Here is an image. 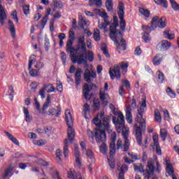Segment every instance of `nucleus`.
Instances as JSON below:
<instances>
[{
    "label": "nucleus",
    "instance_id": "nucleus-54",
    "mask_svg": "<svg viewBox=\"0 0 179 179\" xmlns=\"http://www.w3.org/2000/svg\"><path fill=\"white\" fill-rule=\"evenodd\" d=\"M34 145H38V146H43V145H45V143H47V142L45 141V140H38V141H34Z\"/></svg>",
    "mask_w": 179,
    "mask_h": 179
},
{
    "label": "nucleus",
    "instance_id": "nucleus-16",
    "mask_svg": "<svg viewBox=\"0 0 179 179\" xmlns=\"http://www.w3.org/2000/svg\"><path fill=\"white\" fill-rule=\"evenodd\" d=\"M96 73L94 71H91L89 69H86L84 73V79L88 83H90L92 80H94L96 78Z\"/></svg>",
    "mask_w": 179,
    "mask_h": 179
},
{
    "label": "nucleus",
    "instance_id": "nucleus-35",
    "mask_svg": "<svg viewBox=\"0 0 179 179\" xmlns=\"http://www.w3.org/2000/svg\"><path fill=\"white\" fill-rule=\"evenodd\" d=\"M164 36L165 38H168L169 40H173L175 37L174 32L171 31H165L164 32Z\"/></svg>",
    "mask_w": 179,
    "mask_h": 179
},
{
    "label": "nucleus",
    "instance_id": "nucleus-3",
    "mask_svg": "<svg viewBox=\"0 0 179 179\" xmlns=\"http://www.w3.org/2000/svg\"><path fill=\"white\" fill-rule=\"evenodd\" d=\"M145 131H146V120L142 118V114H140L136 118V124L133 129V133L136 136L138 145L141 146L143 149H146V147L149 144L148 138H145L144 143H142V132H145Z\"/></svg>",
    "mask_w": 179,
    "mask_h": 179
},
{
    "label": "nucleus",
    "instance_id": "nucleus-30",
    "mask_svg": "<svg viewBox=\"0 0 179 179\" xmlns=\"http://www.w3.org/2000/svg\"><path fill=\"white\" fill-rule=\"evenodd\" d=\"M43 87L47 93H52L55 92V87L52 84H44Z\"/></svg>",
    "mask_w": 179,
    "mask_h": 179
},
{
    "label": "nucleus",
    "instance_id": "nucleus-34",
    "mask_svg": "<svg viewBox=\"0 0 179 179\" xmlns=\"http://www.w3.org/2000/svg\"><path fill=\"white\" fill-rule=\"evenodd\" d=\"M75 48H73V41L72 39H69L67 41L66 45V52H69L71 50H73Z\"/></svg>",
    "mask_w": 179,
    "mask_h": 179
},
{
    "label": "nucleus",
    "instance_id": "nucleus-29",
    "mask_svg": "<svg viewBox=\"0 0 179 179\" xmlns=\"http://www.w3.org/2000/svg\"><path fill=\"white\" fill-rule=\"evenodd\" d=\"M163 54H157L152 60L155 65H160V62L163 61Z\"/></svg>",
    "mask_w": 179,
    "mask_h": 179
},
{
    "label": "nucleus",
    "instance_id": "nucleus-6",
    "mask_svg": "<svg viewBox=\"0 0 179 179\" xmlns=\"http://www.w3.org/2000/svg\"><path fill=\"white\" fill-rule=\"evenodd\" d=\"M66 122L67 124V135L69 141L71 143L73 142L75 139V129H73V120H72V115H71V110L67 109L65 111Z\"/></svg>",
    "mask_w": 179,
    "mask_h": 179
},
{
    "label": "nucleus",
    "instance_id": "nucleus-43",
    "mask_svg": "<svg viewBox=\"0 0 179 179\" xmlns=\"http://www.w3.org/2000/svg\"><path fill=\"white\" fill-rule=\"evenodd\" d=\"M169 1L172 6V9H173V10L178 11L179 10V4L177 3V1H176V0H169Z\"/></svg>",
    "mask_w": 179,
    "mask_h": 179
},
{
    "label": "nucleus",
    "instance_id": "nucleus-31",
    "mask_svg": "<svg viewBox=\"0 0 179 179\" xmlns=\"http://www.w3.org/2000/svg\"><path fill=\"white\" fill-rule=\"evenodd\" d=\"M4 134L6 135V136H8V139L11 141V142H13V143H15V145H17V146H19L20 145L19 141H17L16 138L13 137L12 134L8 131H4Z\"/></svg>",
    "mask_w": 179,
    "mask_h": 179
},
{
    "label": "nucleus",
    "instance_id": "nucleus-28",
    "mask_svg": "<svg viewBox=\"0 0 179 179\" xmlns=\"http://www.w3.org/2000/svg\"><path fill=\"white\" fill-rule=\"evenodd\" d=\"M8 26H9V30L10 33L11 34V36L13 38H15L16 37V29H15V24H13V22L11 20H8Z\"/></svg>",
    "mask_w": 179,
    "mask_h": 179
},
{
    "label": "nucleus",
    "instance_id": "nucleus-63",
    "mask_svg": "<svg viewBox=\"0 0 179 179\" xmlns=\"http://www.w3.org/2000/svg\"><path fill=\"white\" fill-rule=\"evenodd\" d=\"M48 21V15H45V17H43L41 21V24L44 27L45 24H47V22Z\"/></svg>",
    "mask_w": 179,
    "mask_h": 179
},
{
    "label": "nucleus",
    "instance_id": "nucleus-25",
    "mask_svg": "<svg viewBox=\"0 0 179 179\" xmlns=\"http://www.w3.org/2000/svg\"><path fill=\"white\" fill-rule=\"evenodd\" d=\"M75 171L74 170H71L69 173H68V175H67V177L68 178H70V179H83L82 178V176L79 173H76V178H75Z\"/></svg>",
    "mask_w": 179,
    "mask_h": 179
},
{
    "label": "nucleus",
    "instance_id": "nucleus-60",
    "mask_svg": "<svg viewBox=\"0 0 179 179\" xmlns=\"http://www.w3.org/2000/svg\"><path fill=\"white\" fill-rule=\"evenodd\" d=\"M39 96H41V99H45V90L43 87L39 90Z\"/></svg>",
    "mask_w": 179,
    "mask_h": 179
},
{
    "label": "nucleus",
    "instance_id": "nucleus-22",
    "mask_svg": "<svg viewBox=\"0 0 179 179\" xmlns=\"http://www.w3.org/2000/svg\"><path fill=\"white\" fill-rule=\"evenodd\" d=\"M76 86H79L80 85V80H82V69H78L76 74Z\"/></svg>",
    "mask_w": 179,
    "mask_h": 179
},
{
    "label": "nucleus",
    "instance_id": "nucleus-7",
    "mask_svg": "<svg viewBox=\"0 0 179 179\" xmlns=\"http://www.w3.org/2000/svg\"><path fill=\"white\" fill-rule=\"evenodd\" d=\"M70 52V58L73 62V64H78V65H82V64H87V54L85 52H80L78 53L76 50L75 54V48L73 50H69Z\"/></svg>",
    "mask_w": 179,
    "mask_h": 179
},
{
    "label": "nucleus",
    "instance_id": "nucleus-56",
    "mask_svg": "<svg viewBox=\"0 0 179 179\" xmlns=\"http://www.w3.org/2000/svg\"><path fill=\"white\" fill-rule=\"evenodd\" d=\"M87 59L90 61V62H93V59H94V55H93V52L89 51L87 54Z\"/></svg>",
    "mask_w": 179,
    "mask_h": 179
},
{
    "label": "nucleus",
    "instance_id": "nucleus-61",
    "mask_svg": "<svg viewBox=\"0 0 179 179\" xmlns=\"http://www.w3.org/2000/svg\"><path fill=\"white\" fill-rule=\"evenodd\" d=\"M35 68L36 69H43V68H44V63L41 62H38V63H36V64L35 65Z\"/></svg>",
    "mask_w": 179,
    "mask_h": 179
},
{
    "label": "nucleus",
    "instance_id": "nucleus-11",
    "mask_svg": "<svg viewBox=\"0 0 179 179\" xmlns=\"http://www.w3.org/2000/svg\"><path fill=\"white\" fill-rule=\"evenodd\" d=\"M155 174V162L153 159H150L148 161L147 169L144 171L145 179H150V177Z\"/></svg>",
    "mask_w": 179,
    "mask_h": 179
},
{
    "label": "nucleus",
    "instance_id": "nucleus-53",
    "mask_svg": "<svg viewBox=\"0 0 179 179\" xmlns=\"http://www.w3.org/2000/svg\"><path fill=\"white\" fill-rule=\"evenodd\" d=\"M60 57L63 64L65 65V64H66V54L65 53V52H62L60 53Z\"/></svg>",
    "mask_w": 179,
    "mask_h": 179
},
{
    "label": "nucleus",
    "instance_id": "nucleus-1",
    "mask_svg": "<svg viewBox=\"0 0 179 179\" xmlns=\"http://www.w3.org/2000/svg\"><path fill=\"white\" fill-rule=\"evenodd\" d=\"M94 124L98 127L99 129H96L94 133L95 139L97 143H103L102 145L100 146V152L101 153H106L108 150L107 145L104 144L106 142V139H107V136H106V131L108 134H110V140L111 136L113 134H115V132L113 131L111 127H110V118L106 117L104 116V113L98 114L97 116L94 119Z\"/></svg>",
    "mask_w": 179,
    "mask_h": 179
},
{
    "label": "nucleus",
    "instance_id": "nucleus-33",
    "mask_svg": "<svg viewBox=\"0 0 179 179\" xmlns=\"http://www.w3.org/2000/svg\"><path fill=\"white\" fill-rule=\"evenodd\" d=\"M154 117L156 122H158V124H160V122H162V115L160 114V111H159V109L155 110Z\"/></svg>",
    "mask_w": 179,
    "mask_h": 179
},
{
    "label": "nucleus",
    "instance_id": "nucleus-52",
    "mask_svg": "<svg viewBox=\"0 0 179 179\" xmlns=\"http://www.w3.org/2000/svg\"><path fill=\"white\" fill-rule=\"evenodd\" d=\"M85 155L89 157V159H90V160H93V159H94L93 151H92V150H87Z\"/></svg>",
    "mask_w": 179,
    "mask_h": 179
},
{
    "label": "nucleus",
    "instance_id": "nucleus-10",
    "mask_svg": "<svg viewBox=\"0 0 179 179\" xmlns=\"http://www.w3.org/2000/svg\"><path fill=\"white\" fill-rule=\"evenodd\" d=\"M99 16H101V17H103L104 22H99L98 27H99L101 30H104V31H107V26H110V24H111V21L108 18L107 13L104 10H101L99 12Z\"/></svg>",
    "mask_w": 179,
    "mask_h": 179
},
{
    "label": "nucleus",
    "instance_id": "nucleus-27",
    "mask_svg": "<svg viewBox=\"0 0 179 179\" xmlns=\"http://www.w3.org/2000/svg\"><path fill=\"white\" fill-rule=\"evenodd\" d=\"M134 169L136 173H143V176H145V170L143 169V165H142V164H134Z\"/></svg>",
    "mask_w": 179,
    "mask_h": 179
},
{
    "label": "nucleus",
    "instance_id": "nucleus-49",
    "mask_svg": "<svg viewBox=\"0 0 179 179\" xmlns=\"http://www.w3.org/2000/svg\"><path fill=\"white\" fill-rule=\"evenodd\" d=\"M78 19H79V20H81V22H83V23L85 26H90V22L86 20V19L82 16V14H79Z\"/></svg>",
    "mask_w": 179,
    "mask_h": 179
},
{
    "label": "nucleus",
    "instance_id": "nucleus-19",
    "mask_svg": "<svg viewBox=\"0 0 179 179\" xmlns=\"http://www.w3.org/2000/svg\"><path fill=\"white\" fill-rule=\"evenodd\" d=\"M131 111H132V108H131V106H127L126 107L125 113H126V121L128 122V124H132V122H134Z\"/></svg>",
    "mask_w": 179,
    "mask_h": 179
},
{
    "label": "nucleus",
    "instance_id": "nucleus-12",
    "mask_svg": "<svg viewBox=\"0 0 179 179\" xmlns=\"http://www.w3.org/2000/svg\"><path fill=\"white\" fill-rule=\"evenodd\" d=\"M124 3H122V2H120L118 16H119V19H120V29L122 31H125V27L127 26V24L125 23V20H124Z\"/></svg>",
    "mask_w": 179,
    "mask_h": 179
},
{
    "label": "nucleus",
    "instance_id": "nucleus-32",
    "mask_svg": "<svg viewBox=\"0 0 179 179\" xmlns=\"http://www.w3.org/2000/svg\"><path fill=\"white\" fill-rule=\"evenodd\" d=\"M83 112L85 118H87V115L90 114V105L88 103H85L83 106Z\"/></svg>",
    "mask_w": 179,
    "mask_h": 179
},
{
    "label": "nucleus",
    "instance_id": "nucleus-45",
    "mask_svg": "<svg viewBox=\"0 0 179 179\" xmlns=\"http://www.w3.org/2000/svg\"><path fill=\"white\" fill-rule=\"evenodd\" d=\"M87 135L89 137L90 142H92V143H94V133H93V131L91 130H87Z\"/></svg>",
    "mask_w": 179,
    "mask_h": 179
},
{
    "label": "nucleus",
    "instance_id": "nucleus-23",
    "mask_svg": "<svg viewBox=\"0 0 179 179\" xmlns=\"http://www.w3.org/2000/svg\"><path fill=\"white\" fill-rule=\"evenodd\" d=\"M145 108H146V99H142L141 107L138 109V114L136 118H138V116L141 114L142 118H143V113H145Z\"/></svg>",
    "mask_w": 179,
    "mask_h": 179
},
{
    "label": "nucleus",
    "instance_id": "nucleus-8",
    "mask_svg": "<svg viewBox=\"0 0 179 179\" xmlns=\"http://www.w3.org/2000/svg\"><path fill=\"white\" fill-rule=\"evenodd\" d=\"M51 104V96L50 95L47 96L46 101L42 107V114H48V115H55V117H59L61 113V108H57L55 109L54 108H50L48 112L45 111Z\"/></svg>",
    "mask_w": 179,
    "mask_h": 179
},
{
    "label": "nucleus",
    "instance_id": "nucleus-9",
    "mask_svg": "<svg viewBox=\"0 0 179 179\" xmlns=\"http://www.w3.org/2000/svg\"><path fill=\"white\" fill-rule=\"evenodd\" d=\"M115 141H117V134L115 133H113L109 147L110 158L108 159L109 162V166L112 170H113V169H115V162H114V159L113 158L115 155Z\"/></svg>",
    "mask_w": 179,
    "mask_h": 179
},
{
    "label": "nucleus",
    "instance_id": "nucleus-21",
    "mask_svg": "<svg viewBox=\"0 0 179 179\" xmlns=\"http://www.w3.org/2000/svg\"><path fill=\"white\" fill-rule=\"evenodd\" d=\"M166 177H169V176H173V174H174V167L169 162H166Z\"/></svg>",
    "mask_w": 179,
    "mask_h": 179
},
{
    "label": "nucleus",
    "instance_id": "nucleus-40",
    "mask_svg": "<svg viewBox=\"0 0 179 179\" xmlns=\"http://www.w3.org/2000/svg\"><path fill=\"white\" fill-rule=\"evenodd\" d=\"M89 2L90 6H93L94 5H95V6L100 8L102 5L101 0H90Z\"/></svg>",
    "mask_w": 179,
    "mask_h": 179
},
{
    "label": "nucleus",
    "instance_id": "nucleus-58",
    "mask_svg": "<svg viewBox=\"0 0 179 179\" xmlns=\"http://www.w3.org/2000/svg\"><path fill=\"white\" fill-rule=\"evenodd\" d=\"M154 141V146H158L159 145V135L155 134L152 136Z\"/></svg>",
    "mask_w": 179,
    "mask_h": 179
},
{
    "label": "nucleus",
    "instance_id": "nucleus-50",
    "mask_svg": "<svg viewBox=\"0 0 179 179\" xmlns=\"http://www.w3.org/2000/svg\"><path fill=\"white\" fill-rule=\"evenodd\" d=\"M8 93L10 100L12 101L13 100V94L15 93V90H13V87L11 85L8 86Z\"/></svg>",
    "mask_w": 179,
    "mask_h": 179
},
{
    "label": "nucleus",
    "instance_id": "nucleus-18",
    "mask_svg": "<svg viewBox=\"0 0 179 179\" xmlns=\"http://www.w3.org/2000/svg\"><path fill=\"white\" fill-rule=\"evenodd\" d=\"M90 90H92V87L89 86L87 83L84 84L83 96L87 101L92 99V95H90Z\"/></svg>",
    "mask_w": 179,
    "mask_h": 179
},
{
    "label": "nucleus",
    "instance_id": "nucleus-24",
    "mask_svg": "<svg viewBox=\"0 0 179 179\" xmlns=\"http://www.w3.org/2000/svg\"><path fill=\"white\" fill-rule=\"evenodd\" d=\"M118 171H122L119 173V179H125L124 177V173L128 171V166L127 164H123L121 168L117 169Z\"/></svg>",
    "mask_w": 179,
    "mask_h": 179
},
{
    "label": "nucleus",
    "instance_id": "nucleus-17",
    "mask_svg": "<svg viewBox=\"0 0 179 179\" xmlns=\"http://www.w3.org/2000/svg\"><path fill=\"white\" fill-rule=\"evenodd\" d=\"M99 99L104 107H106V106L108 104V101H110V96H108V94L103 92V91H100L99 92Z\"/></svg>",
    "mask_w": 179,
    "mask_h": 179
},
{
    "label": "nucleus",
    "instance_id": "nucleus-39",
    "mask_svg": "<svg viewBox=\"0 0 179 179\" xmlns=\"http://www.w3.org/2000/svg\"><path fill=\"white\" fill-rule=\"evenodd\" d=\"M101 50L103 52V54H104V55L106 57V58H110V54L107 50V46L106 45V44L102 43L101 45Z\"/></svg>",
    "mask_w": 179,
    "mask_h": 179
},
{
    "label": "nucleus",
    "instance_id": "nucleus-36",
    "mask_svg": "<svg viewBox=\"0 0 179 179\" xmlns=\"http://www.w3.org/2000/svg\"><path fill=\"white\" fill-rule=\"evenodd\" d=\"M56 159L59 164H62V151L59 149L56 150Z\"/></svg>",
    "mask_w": 179,
    "mask_h": 179
},
{
    "label": "nucleus",
    "instance_id": "nucleus-5",
    "mask_svg": "<svg viewBox=\"0 0 179 179\" xmlns=\"http://www.w3.org/2000/svg\"><path fill=\"white\" fill-rule=\"evenodd\" d=\"M166 26H167V22H166V18L164 17L159 18L157 16H155L152 19L150 27L147 25L142 26L143 31L142 38L145 43H148V41L150 40V36L149 34H150L152 30H155L157 27H159V29H164Z\"/></svg>",
    "mask_w": 179,
    "mask_h": 179
},
{
    "label": "nucleus",
    "instance_id": "nucleus-57",
    "mask_svg": "<svg viewBox=\"0 0 179 179\" xmlns=\"http://www.w3.org/2000/svg\"><path fill=\"white\" fill-rule=\"evenodd\" d=\"M11 16H13V19L16 23H19V18H17V12L16 10L12 12Z\"/></svg>",
    "mask_w": 179,
    "mask_h": 179
},
{
    "label": "nucleus",
    "instance_id": "nucleus-41",
    "mask_svg": "<svg viewBox=\"0 0 179 179\" xmlns=\"http://www.w3.org/2000/svg\"><path fill=\"white\" fill-rule=\"evenodd\" d=\"M154 2L157 5H162L163 8H168L167 0H154Z\"/></svg>",
    "mask_w": 179,
    "mask_h": 179
},
{
    "label": "nucleus",
    "instance_id": "nucleus-51",
    "mask_svg": "<svg viewBox=\"0 0 179 179\" xmlns=\"http://www.w3.org/2000/svg\"><path fill=\"white\" fill-rule=\"evenodd\" d=\"M166 93L171 97L172 99H174L176 97V92L171 90V88L168 87L166 89Z\"/></svg>",
    "mask_w": 179,
    "mask_h": 179
},
{
    "label": "nucleus",
    "instance_id": "nucleus-42",
    "mask_svg": "<svg viewBox=\"0 0 179 179\" xmlns=\"http://www.w3.org/2000/svg\"><path fill=\"white\" fill-rule=\"evenodd\" d=\"M139 13L143 16H145V17H149V16H150V11L143 8H141L139 9Z\"/></svg>",
    "mask_w": 179,
    "mask_h": 179
},
{
    "label": "nucleus",
    "instance_id": "nucleus-2",
    "mask_svg": "<svg viewBox=\"0 0 179 179\" xmlns=\"http://www.w3.org/2000/svg\"><path fill=\"white\" fill-rule=\"evenodd\" d=\"M113 122L115 126L116 131L117 134H121L124 139V144L122 145V141L121 139L117 140V149L122 152H128L129 150V140L128 137L129 136V129L125 127V116L124 114L120 113L117 117H113Z\"/></svg>",
    "mask_w": 179,
    "mask_h": 179
},
{
    "label": "nucleus",
    "instance_id": "nucleus-37",
    "mask_svg": "<svg viewBox=\"0 0 179 179\" xmlns=\"http://www.w3.org/2000/svg\"><path fill=\"white\" fill-rule=\"evenodd\" d=\"M13 169H14L13 166L12 165L8 166V167L5 170V172L3 175V178L4 179L7 178L9 174H10L13 171Z\"/></svg>",
    "mask_w": 179,
    "mask_h": 179
},
{
    "label": "nucleus",
    "instance_id": "nucleus-20",
    "mask_svg": "<svg viewBox=\"0 0 179 179\" xmlns=\"http://www.w3.org/2000/svg\"><path fill=\"white\" fill-rule=\"evenodd\" d=\"M8 16L5 12V8L2 6V4H0V24L3 26L5 24V20H6Z\"/></svg>",
    "mask_w": 179,
    "mask_h": 179
},
{
    "label": "nucleus",
    "instance_id": "nucleus-4",
    "mask_svg": "<svg viewBox=\"0 0 179 179\" xmlns=\"http://www.w3.org/2000/svg\"><path fill=\"white\" fill-rule=\"evenodd\" d=\"M118 17L117 16H114L113 23L109 27V30L110 31V37L111 40L114 41L117 48L125 51V50H127V42L124 39H122V34L121 33V31L117 30V27H118Z\"/></svg>",
    "mask_w": 179,
    "mask_h": 179
},
{
    "label": "nucleus",
    "instance_id": "nucleus-62",
    "mask_svg": "<svg viewBox=\"0 0 179 179\" xmlns=\"http://www.w3.org/2000/svg\"><path fill=\"white\" fill-rule=\"evenodd\" d=\"M57 90L58 92H62L63 87H62V83L60 81H57Z\"/></svg>",
    "mask_w": 179,
    "mask_h": 179
},
{
    "label": "nucleus",
    "instance_id": "nucleus-55",
    "mask_svg": "<svg viewBox=\"0 0 179 179\" xmlns=\"http://www.w3.org/2000/svg\"><path fill=\"white\" fill-rule=\"evenodd\" d=\"M157 73L158 75L159 81L162 83L164 80V74L161 71H157Z\"/></svg>",
    "mask_w": 179,
    "mask_h": 179
},
{
    "label": "nucleus",
    "instance_id": "nucleus-14",
    "mask_svg": "<svg viewBox=\"0 0 179 179\" xmlns=\"http://www.w3.org/2000/svg\"><path fill=\"white\" fill-rule=\"evenodd\" d=\"M78 43L76 48L78 54L80 52H86V43H85V36H80L78 38Z\"/></svg>",
    "mask_w": 179,
    "mask_h": 179
},
{
    "label": "nucleus",
    "instance_id": "nucleus-64",
    "mask_svg": "<svg viewBox=\"0 0 179 179\" xmlns=\"http://www.w3.org/2000/svg\"><path fill=\"white\" fill-rule=\"evenodd\" d=\"M29 75L31 76H37L38 75V71L36 69H32L29 71Z\"/></svg>",
    "mask_w": 179,
    "mask_h": 179
},
{
    "label": "nucleus",
    "instance_id": "nucleus-48",
    "mask_svg": "<svg viewBox=\"0 0 179 179\" xmlns=\"http://www.w3.org/2000/svg\"><path fill=\"white\" fill-rule=\"evenodd\" d=\"M36 62V55H32L30 58H29V66H28V69L30 70L31 69V65Z\"/></svg>",
    "mask_w": 179,
    "mask_h": 179
},
{
    "label": "nucleus",
    "instance_id": "nucleus-46",
    "mask_svg": "<svg viewBox=\"0 0 179 179\" xmlns=\"http://www.w3.org/2000/svg\"><path fill=\"white\" fill-rule=\"evenodd\" d=\"M167 130H166V129H160V137L162 138V141H166V138H167Z\"/></svg>",
    "mask_w": 179,
    "mask_h": 179
},
{
    "label": "nucleus",
    "instance_id": "nucleus-59",
    "mask_svg": "<svg viewBox=\"0 0 179 179\" xmlns=\"http://www.w3.org/2000/svg\"><path fill=\"white\" fill-rule=\"evenodd\" d=\"M120 68H122L123 72L127 73V69L128 68V63L122 62L120 64Z\"/></svg>",
    "mask_w": 179,
    "mask_h": 179
},
{
    "label": "nucleus",
    "instance_id": "nucleus-15",
    "mask_svg": "<svg viewBox=\"0 0 179 179\" xmlns=\"http://www.w3.org/2000/svg\"><path fill=\"white\" fill-rule=\"evenodd\" d=\"M171 47V43L167 40L161 41L157 45V48L160 51H167Z\"/></svg>",
    "mask_w": 179,
    "mask_h": 179
},
{
    "label": "nucleus",
    "instance_id": "nucleus-44",
    "mask_svg": "<svg viewBox=\"0 0 179 179\" xmlns=\"http://www.w3.org/2000/svg\"><path fill=\"white\" fill-rule=\"evenodd\" d=\"M94 39L95 41H100V30L94 29Z\"/></svg>",
    "mask_w": 179,
    "mask_h": 179
},
{
    "label": "nucleus",
    "instance_id": "nucleus-47",
    "mask_svg": "<svg viewBox=\"0 0 179 179\" xmlns=\"http://www.w3.org/2000/svg\"><path fill=\"white\" fill-rule=\"evenodd\" d=\"M106 7L108 12H111L113 10V0H106Z\"/></svg>",
    "mask_w": 179,
    "mask_h": 179
},
{
    "label": "nucleus",
    "instance_id": "nucleus-13",
    "mask_svg": "<svg viewBox=\"0 0 179 179\" xmlns=\"http://www.w3.org/2000/svg\"><path fill=\"white\" fill-rule=\"evenodd\" d=\"M109 75L110 78L114 80L115 79H121V70L120 69V66L117 64L115 65L113 69H110Z\"/></svg>",
    "mask_w": 179,
    "mask_h": 179
},
{
    "label": "nucleus",
    "instance_id": "nucleus-38",
    "mask_svg": "<svg viewBox=\"0 0 179 179\" xmlns=\"http://www.w3.org/2000/svg\"><path fill=\"white\" fill-rule=\"evenodd\" d=\"M63 153L64 157H68V153H69V150L68 149V138L64 140V146L63 149Z\"/></svg>",
    "mask_w": 179,
    "mask_h": 179
},
{
    "label": "nucleus",
    "instance_id": "nucleus-26",
    "mask_svg": "<svg viewBox=\"0 0 179 179\" xmlns=\"http://www.w3.org/2000/svg\"><path fill=\"white\" fill-rule=\"evenodd\" d=\"M23 113L25 115L26 122H31V120H33V117L30 115V113L29 112V109H27V108L26 107H24Z\"/></svg>",
    "mask_w": 179,
    "mask_h": 179
}]
</instances>
